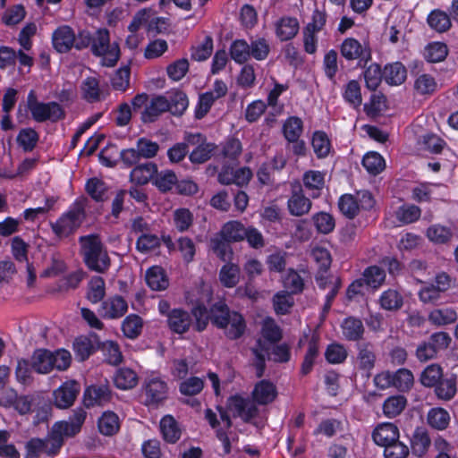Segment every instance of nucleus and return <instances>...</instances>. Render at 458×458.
<instances>
[{"label":"nucleus","instance_id":"obj_13","mask_svg":"<svg viewBox=\"0 0 458 458\" xmlns=\"http://www.w3.org/2000/svg\"><path fill=\"white\" fill-rule=\"evenodd\" d=\"M340 52L342 56L348 61L367 62L370 58V51L368 47L353 38H345L342 42Z\"/></svg>","mask_w":458,"mask_h":458},{"label":"nucleus","instance_id":"obj_63","mask_svg":"<svg viewBox=\"0 0 458 458\" xmlns=\"http://www.w3.org/2000/svg\"><path fill=\"white\" fill-rule=\"evenodd\" d=\"M420 301L425 304H434L437 302L442 293L435 286L434 284H426L419 291Z\"/></svg>","mask_w":458,"mask_h":458},{"label":"nucleus","instance_id":"obj_8","mask_svg":"<svg viewBox=\"0 0 458 458\" xmlns=\"http://www.w3.org/2000/svg\"><path fill=\"white\" fill-rule=\"evenodd\" d=\"M142 389L148 405H157L168 396L167 383L157 373H151L145 377Z\"/></svg>","mask_w":458,"mask_h":458},{"label":"nucleus","instance_id":"obj_45","mask_svg":"<svg viewBox=\"0 0 458 458\" xmlns=\"http://www.w3.org/2000/svg\"><path fill=\"white\" fill-rule=\"evenodd\" d=\"M177 182L176 174L171 170H162L161 172H157L155 177L153 178V184L161 191H168L172 190V188Z\"/></svg>","mask_w":458,"mask_h":458},{"label":"nucleus","instance_id":"obj_57","mask_svg":"<svg viewBox=\"0 0 458 458\" xmlns=\"http://www.w3.org/2000/svg\"><path fill=\"white\" fill-rule=\"evenodd\" d=\"M38 140V135L35 130L25 128L20 131L17 136V142L25 151H30L34 148Z\"/></svg>","mask_w":458,"mask_h":458},{"label":"nucleus","instance_id":"obj_31","mask_svg":"<svg viewBox=\"0 0 458 458\" xmlns=\"http://www.w3.org/2000/svg\"><path fill=\"white\" fill-rule=\"evenodd\" d=\"M302 181L305 188L316 198L324 187L325 174L319 171L310 170L304 173Z\"/></svg>","mask_w":458,"mask_h":458},{"label":"nucleus","instance_id":"obj_6","mask_svg":"<svg viewBox=\"0 0 458 458\" xmlns=\"http://www.w3.org/2000/svg\"><path fill=\"white\" fill-rule=\"evenodd\" d=\"M252 352L255 355L254 366L258 377H262L264 374L266 356H267L268 360L276 362L287 361L290 357L289 349L286 345L270 346L263 344L261 340L258 341V346Z\"/></svg>","mask_w":458,"mask_h":458},{"label":"nucleus","instance_id":"obj_28","mask_svg":"<svg viewBox=\"0 0 458 458\" xmlns=\"http://www.w3.org/2000/svg\"><path fill=\"white\" fill-rule=\"evenodd\" d=\"M139 377L137 373L129 368H121L117 369L114 376V383L115 386L122 390H129L135 387L138 384Z\"/></svg>","mask_w":458,"mask_h":458},{"label":"nucleus","instance_id":"obj_59","mask_svg":"<svg viewBox=\"0 0 458 458\" xmlns=\"http://www.w3.org/2000/svg\"><path fill=\"white\" fill-rule=\"evenodd\" d=\"M229 242L225 240L220 233L214 236L210 240V246L214 253L221 259L225 260L229 258L232 250Z\"/></svg>","mask_w":458,"mask_h":458},{"label":"nucleus","instance_id":"obj_64","mask_svg":"<svg viewBox=\"0 0 458 458\" xmlns=\"http://www.w3.org/2000/svg\"><path fill=\"white\" fill-rule=\"evenodd\" d=\"M189 70V62L187 59H179L169 64L166 68L168 77L178 81L182 80Z\"/></svg>","mask_w":458,"mask_h":458},{"label":"nucleus","instance_id":"obj_27","mask_svg":"<svg viewBox=\"0 0 458 458\" xmlns=\"http://www.w3.org/2000/svg\"><path fill=\"white\" fill-rule=\"evenodd\" d=\"M343 335L349 341H357L364 333V327L360 319L349 317L341 323Z\"/></svg>","mask_w":458,"mask_h":458},{"label":"nucleus","instance_id":"obj_61","mask_svg":"<svg viewBox=\"0 0 458 458\" xmlns=\"http://www.w3.org/2000/svg\"><path fill=\"white\" fill-rule=\"evenodd\" d=\"M101 350L108 363L116 365L122 361V352L116 343L106 341L101 344Z\"/></svg>","mask_w":458,"mask_h":458},{"label":"nucleus","instance_id":"obj_17","mask_svg":"<svg viewBox=\"0 0 458 458\" xmlns=\"http://www.w3.org/2000/svg\"><path fill=\"white\" fill-rule=\"evenodd\" d=\"M311 206V200L304 195L300 187L293 190L287 201L288 211L292 216H304L310 212Z\"/></svg>","mask_w":458,"mask_h":458},{"label":"nucleus","instance_id":"obj_7","mask_svg":"<svg viewBox=\"0 0 458 458\" xmlns=\"http://www.w3.org/2000/svg\"><path fill=\"white\" fill-rule=\"evenodd\" d=\"M27 102L33 119L38 123L47 120L56 122L64 117V111L59 104L56 102L43 103L38 101L33 90L29 93Z\"/></svg>","mask_w":458,"mask_h":458},{"label":"nucleus","instance_id":"obj_24","mask_svg":"<svg viewBox=\"0 0 458 458\" xmlns=\"http://www.w3.org/2000/svg\"><path fill=\"white\" fill-rule=\"evenodd\" d=\"M157 172V166L154 163L148 162L139 165L131 170L130 174L131 181L140 185L146 184L150 180L153 181Z\"/></svg>","mask_w":458,"mask_h":458},{"label":"nucleus","instance_id":"obj_51","mask_svg":"<svg viewBox=\"0 0 458 458\" xmlns=\"http://www.w3.org/2000/svg\"><path fill=\"white\" fill-rule=\"evenodd\" d=\"M283 131L288 141H296L302 132V122L300 118L293 116L284 123Z\"/></svg>","mask_w":458,"mask_h":458},{"label":"nucleus","instance_id":"obj_1","mask_svg":"<svg viewBox=\"0 0 458 458\" xmlns=\"http://www.w3.org/2000/svg\"><path fill=\"white\" fill-rule=\"evenodd\" d=\"M251 394L253 401L239 395L232 396L228 400V410L234 416L240 417L244 421H249L258 414L259 410L256 403L266 405L272 403L277 395V391L272 382L264 379L255 385Z\"/></svg>","mask_w":458,"mask_h":458},{"label":"nucleus","instance_id":"obj_39","mask_svg":"<svg viewBox=\"0 0 458 458\" xmlns=\"http://www.w3.org/2000/svg\"><path fill=\"white\" fill-rule=\"evenodd\" d=\"M98 429L105 436L114 435L120 428L119 418L113 411H106L98 419Z\"/></svg>","mask_w":458,"mask_h":458},{"label":"nucleus","instance_id":"obj_23","mask_svg":"<svg viewBox=\"0 0 458 458\" xmlns=\"http://www.w3.org/2000/svg\"><path fill=\"white\" fill-rule=\"evenodd\" d=\"M454 235V230L441 224H434L427 228L426 236L434 244H447Z\"/></svg>","mask_w":458,"mask_h":458},{"label":"nucleus","instance_id":"obj_35","mask_svg":"<svg viewBox=\"0 0 458 458\" xmlns=\"http://www.w3.org/2000/svg\"><path fill=\"white\" fill-rule=\"evenodd\" d=\"M240 267L235 264L227 263L220 269L219 280L225 287H234L240 282Z\"/></svg>","mask_w":458,"mask_h":458},{"label":"nucleus","instance_id":"obj_54","mask_svg":"<svg viewBox=\"0 0 458 458\" xmlns=\"http://www.w3.org/2000/svg\"><path fill=\"white\" fill-rule=\"evenodd\" d=\"M385 279V271L377 266L369 267L363 272V280L366 285L374 289L378 288L384 283Z\"/></svg>","mask_w":458,"mask_h":458},{"label":"nucleus","instance_id":"obj_56","mask_svg":"<svg viewBox=\"0 0 458 458\" xmlns=\"http://www.w3.org/2000/svg\"><path fill=\"white\" fill-rule=\"evenodd\" d=\"M424 55L430 63L441 62L447 55V47L443 43L433 42L426 47Z\"/></svg>","mask_w":458,"mask_h":458},{"label":"nucleus","instance_id":"obj_19","mask_svg":"<svg viewBox=\"0 0 458 458\" xmlns=\"http://www.w3.org/2000/svg\"><path fill=\"white\" fill-rule=\"evenodd\" d=\"M109 389L105 385L90 386L87 387L83 394V403L86 407L102 405L109 400Z\"/></svg>","mask_w":458,"mask_h":458},{"label":"nucleus","instance_id":"obj_40","mask_svg":"<svg viewBox=\"0 0 458 458\" xmlns=\"http://www.w3.org/2000/svg\"><path fill=\"white\" fill-rule=\"evenodd\" d=\"M160 430L164 439L169 443H175L181 437L177 422L171 415H166L161 420Z\"/></svg>","mask_w":458,"mask_h":458},{"label":"nucleus","instance_id":"obj_30","mask_svg":"<svg viewBox=\"0 0 458 458\" xmlns=\"http://www.w3.org/2000/svg\"><path fill=\"white\" fill-rule=\"evenodd\" d=\"M82 98L88 102H98L103 98V91L100 89L99 81L95 77H88L81 86Z\"/></svg>","mask_w":458,"mask_h":458},{"label":"nucleus","instance_id":"obj_32","mask_svg":"<svg viewBox=\"0 0 458 458\" xmlns=\"http://www.w3.org/2000/svg\"><path fill=\"white\" fill-rule=\"evenodd\" d=\"M449 412L439 407L432 408L427 414L428 424L437 430H445L450 423Z\"/></svg>","mask_w":458,"mask_h":458},{"label":"nucleus","instance_id":"obj_50","mask_svg":"<svg viewBox=\"0 0 458 458\" xmlns=\"http://www.w3.org/2000/svg\"><path fill=\"white\" fill-rule=\"evenodd\" d=\"M443 377L442 368L437 364L428 366L420 376V382L425 386H435Z\"/></svg>","mask_w":458,"mask_h":458},{"label":"nucleus","instance_id":"obj_26","mask_svg":"<svg viewBox=\"0 0 458 458\" xmlns=\"http://www.w3.org/2000/svg\"><path fill=\"white\" fill-rule=\"evenodd\" d=\"M146 282L154 291H162L167 288L169 282L165 270L158 266H153L146 272Z\"/></svg>","mask_w":458,"mask_h":458},{"label":"nucleus","instance_id":"obj_62","mask_svg":"<svg viewBox=\"0 0 458 458\" xmlns=\"http://www.w3.org/2000/svg\"><path fill=\"white\" fill-rule=\"evenodd\" d=\"M174 222L180 232L187 231L193 222V216L187 208H178L174 212Z\"/></svg>","mask_w":458,"mask_h":458},{"label":"nucleus","instance_id":"obj_38","mask_svg":"<svg viewBox=\"0 0 458 458\" xmlns=\"http://www.w3.org/2000/svg\"><path fill=\"white\" fill-rule=\"evenodd\" d=\"M379 304L386 310L395 311L402 308L403 298L398 291L388 289L382 293L379 298Z\"/></svg>","mask_w":458,"mask_h":458},{"label":"nucleus","instance_id":"obj_14","mask_svg":"<svg viewBox=\"0 0 458 458\" xmlns=\"http://www.w3.org/2000/svg\"><path fill=\"white\" fill-rule=\"evenodd\" d=\"M127 310L126 301L119 295H114L101 303L98 313L103 318L117 319L122 318L127 312Z\"/></svg>","mask_w":458,"mask_h":458},{"label":"nucleus","instance_id":"obj_47","mask_svg":"<svg viewBox=\"0 0 458 458\" xmlns=\"http://www.w3.org/2000/svg\"><path fill=\"white\" fill-rule=\"evenodd\" d=\"M230 55L233 61L243 64L250 57V45L243 39L234 40L230 47Z\"/></svg>","mask_w":458,"mask_h":458},{"label":"nucleus","instance_id":"obj_34","mask_svg":"<svg viewBox=\"0 0 458 458\" xmlns=\"http://www.w3.org/2000/svg\"><path fill=\"white\" fill-rule=\"evenodd\" d=\"M406 69L400 62L388 64L385 67L384 78L390 85H400L406 80Z\"/></svg>","mask_w":458,"mask_h":458},{"label":"nucleus","instance_id":"obj_2","mask_svg":"<svg viewBox=\"0 0 458 458\" xmlns=\"http://www.w3.org/2000/svg\"><path fill=\"white\" fill-rule=\"evenodd\" d=\"M88 199H76L55 222L51 223V229L58 238H66L74 233L86 219Z\"/></svg>","mask_w":458,"mask_h":458},{"label":"nucleus","instance_id":"obj_10","mask_svg":"<svg viewBox=\"0 0 458 458\" xmlns=\"http://www.w3.org/2000/svg\"><path fill=\"white\" fill-rule=\"evenodd\" d=\"M81 391L80 384L75 380L64 382L53 392V403L59 409H68L75 402Z\"/></svg>","mask_w":458,"mask_h":458},{"label":"nucleus","instance_id":"obj_37","mask_svg":"<svg viewBox=\"0 0 458 458\" xmlns=\"http://www.w3.org/2000/svg\"><path fill=\"white\" fill-rule=\"evenodd\" d=\"M427 21L428 26L437 32H445L452 25L450 16L445 12L438 9L432 11L428 14Z\"/></svg>","mask_w":458,"mask_h":458},{"label":"nucleus","instance_id":"obj_29","mask_svg":"<svg viewBox=\"0 0 458 458\" xmlns=\"http://www.w3.org/2000/svg\"><path fill=\"white\" fill-rule=\"evenodd\" d=\"M457 312L453 308L435 309L428 314V321L437 327L452 324L457 320Z\"/></svg>","mask_w":458,"mask_h":458},{"label":"nucleus","instance_id":"obj_25","mask_svg":"<svg viewBox=\"0 0 458 458\" xmlns=\"http://www.w3.org/2000/svg\"><path fill=\"white\" fill-rule=\"evenodd\" d=\"M430 444L431 440L427 429L424 428H417L411 439L413 454L418 457L423 456L427 453Z\"/></svg>","mask_w":458,"mask_h":458},{"label":"nucleus","instance_id":"obj_48","mask_svg":"<svg viewBox=\"0 0 458 458\" xmlns=\"http://www.w3.org/2000/svg\"><path fill=\"white\" fill-rule=\"evenodd\" d=\"M406 406V399L403 395H394L387 398L383 405L384 414L388 418L399 415Z\"/></svg>","mask_w":458,"mask_h":458},{"label":"nucleus","instance_id":"obj_11","mask_svg":"<svg viewBox=\"0 0 458 458\" xmlns=\"http://www.w3.org/2000/svg\"><path fill=\"white\" fill-rule=\"evenodd\" d=\"M86 419V412L82 409L73 411L68 420L58 421L53 426V435H57L62 439L73 437L81 431Z\"/></svg>","mask_w":458,"mask_h":458},{"label":"nucleus","instance_id":"obj_52","mask_svg":"<svg viewBox=\"0 0 458 458\" xmlns=\"http://www.w3.org/2000/svg\"><path fill=\"white\" fill-rule=\"evenodd\" d=\"M312 148L318 157H327L330 152V141L323 131H316L312 137Z\"/></svg>","mask_w":458,"mask_h":458},{"label":"nucleus","instance_id":"obj_36","mask_svg":"<svg viewBox=\"0 0 458 458\" xmlns=\"http://www.w3.org/2000/svg\"><path fill=\"white\" fill-rule=\"evenodd\" d=\"M51 352L47 350H38L32 356L31 367L40 374H47L53 369Z\"/></svg>","mask_w":458,"mask_h":458},{"label":"nucleus","instance_id":"obj_44","mask_svg":"<svg viewBox=\"0 0 458 458\" xmlns=\"http://www.w3.org/2000/svg\"><path fill=\"white\" fill-rule=\"evenodd\" d=\"M362 165L369 174L377 175L386 168V162L377 152H369L363 157Z\"/></svg>","mask_w":458,"mask_h":458},{"label":"nucleus","instance_id":"obj_42","mask_svg":"<svg viewBox=\"0 0 458 458\" xmlns=\"http://www.w3.org/2000/svg\"><path fill=\"white\" fill-rule=\"evenodd\" d=\"M142 327V319L135 314L127 316L122 323L123 333L130 339H135L138 337L141 333Z\"/></svg>","mask_w":458,"mask_h":458},{"label":"nucleus","instance_id":"obj_60","mask_svg":"<svg viewBox=\"0 0 458 458\" xmlns=\"http://www.w3.org/2000/svg\"><path fill=\"white\" fill-rule=\"evenodd\" d=\"M414 89L418 94H432L437 89V82L429 74H421L414 81Z\"/></svg>","mask_w":458,"mask_h":458},{"label":"nucleus","instance_id":"obj_5","mask_svg":"<svg viewBox=\"0 0 458 458\" xmlns=\"http://www.w3.org/2000/svg\"><path fill=\"white\" fill-rule=\"evenodd\" d=\"M192 317L196 319V330H204L208 325V313L207 309L203 306L195 307L192 310V315L181 309L171 310L167 318L168 327L176 334H183L192 325Z\"/></svg>","mask_w":458,"mask_h":458},{"label":"nucleus","instance_id":"obj_9","mask_svg":"<svg viewBox=\"0 0 458 458\" xmlns=\"http://www.w3.org/2000/svg\"><path fill=\"white\" fill-rule=\"evenodd\" d=\"M206 419L213 428H216V437L223 444L224 453L231 452V438L233 432L231 430L232 422L225 411L219 410V420L217 415L211 410H207Z\"/></svg>","mask_w":458,"mask_h":458},{"label":"nucleus","instance_id":"obj_43","mask_svg":"<svg viewBox=\"0 0 458 458\" xmlns=\"http://www.w3.org/2000/svg\"><path fill=\"white\" fill-rule=\"evenodd\" d=\"M106 295V284L101 276H93L88 285L87 299L91 303H98Z\"/></svg>","mask_w":458,"mask_h":458},{"label":"nucleus","instance_id":"obj_49","mask_svg":"<svg viewBox=\"0 0 458 458\" xmlns=\"http://www.w3.org/2000/svg\"><path fill=\"white\" fill-rule=\"evenodd\" d=\"M169 109L174 115H182L187 109L189 101L187 96L182 91H174L171 93L169 98Z\"/></svg>","mask_w":458,"mask_h":458},{"label":"nucleus","instance_id":"obj_53","mask_svg":"<svg viewBox=\"0 0 458 458\" xmlns=\"http://www.w3.org/2000/svg\"><path fill=\"white\" fill-rule=\"evenodd\" d=\"M393 379L394 387L403 392L411 389L414 383L413 375L411 371L407 369H399L396 370L393 373Z\"/></svg>","mask_w":458,"mask_h":458},{"label":"nucleus","instance_id":"obj_33","mask_svg":"<svg viewBox=\"0 0 458 458\" xmlns=\"http://www.w3.org/2000/svg\"><path fill=\"white\" fill-rule=\"evenodd\" d=\"M229 242H236L244 240L246 227L239 221H229L225 223L220 233Z\"/></svg>","mask_w":458,"mask_h":458},{"label":"nucleus","instance_id":"obj_3","mask_svg":"<svg viewBox=\"0 0 458 458\" xmlns=\"http://www.w3.org/2000/svg\"><path fill=\"white\" fill-rule=\"evenodd\" d=\"M210 317L212 322L223 329L229 339H237L245 332L246 323L243 317L236 311H231L223 303H216L212 307Z\"/></svg>","mask_w":458,"mask_h":458},{"label":"nucleus","instance_id":"obj_46","mask_svg":"<svg viewBox=\"0 0 458 458\" xmlns=\"http://www.w3.org/2000/svg\"><path fill=\"white\" fill-rule=\"evenodd\" d=\"M94 55L100 56L101 64L107 67L114 66L120 57V48L117 43L113 42L105 46L99 52H93Z\"/></svg>","mask_w":458,"mask_h":458},{"label":"nucleus","instance_id":"obj_58","mask_svg":"<svg viewBox=\"0 0 458 458\" xmlns=\"http://www.w3.org/2000/svg\"><path fill=\"white\" fill-rule=\"evenodd\" d=\"M137 153L141 158H152L157 156L159 145L147 138H140L136 142Z\"/></svg>","mask_w":458,"mask_h":458},{"label":"nucleus","instance_id":"obj_22","mask_svg":"<svg viewBox=\"0 0 458 458\" xmlns=\"http://www.w3.org/2000/svg\"><path fill=\"white\" fill-rule=\"evenodd\" d=\"M161 21L157 17L151 9H142L135 13L131 23L128 26L131 33H135L143 27H148V30H153V23H158Z\"/></svg>","mask_w":458,"mask_h":458},{"label":"nucleus","instance_id":"obj_18","mask_svg":"<svg viewBox=\"0 0 458 458\" xmlns=\"http://www.w3.org/2000/svg\"><path fill=\"white\" fill-rule=\"evenodd\" d=\"M169 109V101L164 96H156L152 98L144 110L141 112V120L143 123H153L160 114Z\"/></svg>","mask_w":458,"mask_h":458},{"label":"nucleus","instance_id":"obj_55","mask_svg":"<svg viewBox=\"0 0 458 458\" xmlns=\"http://www.w3.org/2000/svg\"><path fill=\"white\" fill-rule=\"evenodd\" d=\"M340 211L348 218H353L360 211L355 195L344 194L339 199Z\"/></svg>","mask_w":458,"mask_h":458},{"label":"nucleus","instance_id":"obj_41","mask_svg":"<svg viewBox=\"0 0 458 458\" xmlns=\"http://www.w3.org/2000/svg\"><path fill=\"white\" fill-rule=\"evenodd\" d=\"M421 216V209L413 204H404L395 211L396 219L403 225L416 222Z\"/></svg>","mask_w":458,"mask_h":458},{"label":"nucleus","instance_id":"obj_12","mask_svg":"<svg viewBox=\"0 0 458 458\" xmlns=\"http://www.w3.org/2000/svg\"><path fill=\"white\" fill-rule=\"evenodd\" d=\"M188 142L197 147L191 152L190 160L194 164H202L207 162L212 157L216 150V145L206 142L201 134H191L188 136Z\"/></svg>","mask_w":458,"mask_h":458},{"label":"nucleus","instance_id":"obj_16","mask_svg":"<svg viewBox=\"0 0 458 458\" xmlns=\"http://www.w3.org/2000/svg\"><path fill=\"white\" fill-rule=\"evenodd\" d=\"M54 48L59 53H66L75 43V34L72 29L67 25L58 27L52 35Z\"/></svg>","mask_w":458,"mask_h":458},{"label":"nucleus","instance_id":"obj_4","mask_svg":"<svg viewBox=\"0 0 458 458\" xmlns=\"http://www.w3.org/2000/svg\"><path fill=\"white\" fill-rule=\"evenodd\" d=\"M81 253L88 267L98 273H104L110 267V259L99 237L96 234L80 238Z\"/></svg>","mask_w":458,"mask_h":458},{"label":"nucleus","instance_id":"obj_21","mask_svg":"<svg viewBox=\"0 0 458 458\" xmlns=\"http://www.w3.org/2000/svg\"><path fill=\"white\" fill-rule=\"evenodd\" d=\"M399 429L393 423H383L377 426L373 432L374 442L383 447L394 443L399 439Z\"/></svg>","mask_w":458,"mask_h":458},{"label":"nucleus","instance_id":"obj_15","mask_svg":"<svg viewBox=\"0 0 458 458\" xmlns=\"http://www.w3.org/2000/svg\"><path fill=\"white\" fill-rule=\"evenodd\" d=\"M376 354L370 344L363 343L358 345V353L355 361L356 368L369 377L376 364Z\"/></svg>","mask_w":458,"mask_h":458},{"label":"nucleus","instance_id":"obj_20","mask_svg":"<svg viewBox=\"0 0 458 458\" xmlns=\"http://www.w3.org/2000/svg\"><path fill=\"white\" fill-rule=\"evenodd\" d=\"M299 29V21L293 17H282L275 23L276 35L281 41L293 38L297 35Z\"/></svg>","mask_w":458,"mask_h":458}]
</instances>
